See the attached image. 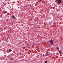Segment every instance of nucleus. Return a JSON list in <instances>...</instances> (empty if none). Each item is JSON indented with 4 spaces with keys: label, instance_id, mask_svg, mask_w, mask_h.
<instances>
[{
    "label": "nucleus",
    "instance_id": "f257e3e1",
    "mask_svg": "<svg viewBox=\"0 0 63 63\" xmlns=\"http://www.w3.org/2000/svg\"><path fill=\"white\" fill-rule=\"evenodd\" d=\"M56 1H57V3H58V4H59L61 3V0H56Z\"/></svg>",
    "mask_w": 63,
    "mask_h": 63
},
{
    "label": "nucleus",
    "instance_id": "f03ea898",
    "mask_svg": "<svg viewBox=\"0 0 63 63\" xmlns=\"http://www.w3.org/2000/svg\"><path fill=\"white\" fill-rule=\"evenodd\" d=\"M50 43L51 45H53V42L52 41V40H50Z\"/></svg>",
    "mask_w": 63,
    "mask_h": 63
},
{
    "label": "nucleus",
    "instance_id": "7ed1b4c3",
    "mask_svg": "<svg viewBox=\"0 0 63 63\" xmlns=\"http://www.w3.org/2000/svg\"><path fill=\"white\" fill-rule=\"evenodd\" d=\"M59 53L60 54H61V50L59 51Z\"/></svg>",
    "mask_w": 63,
    "mask_h": 63
},
{
    "label": "nucleus",
    "instance_id": "20e7f679",
    "mask_svg": "<svg viewBox=\"0 0 63 63\" xmlns=\"http://www.w3.org/2000/svg\"><path fill=\"white\" fill-rule=\"evenodd\" d=\"M7 13V12L6 11H5L4 12V14H6V13Z\"/></svg>",
    "mask_w": 63,
    "mask_h": 63
},
{
    "label": "nucleus",
    "instance_id": "39448f33",
    "mask_svg": "<svg viewBox=\"0 0 63 63\" xmlns=\"http://www.w3.org/2000/svg\"><path fill=\"white\" fill-rule=\"evenodd\" d=\"M13 18H16V17L15 16H13Z\"/></svg>",
    "mask_w": 63,
    "mask_h": 63
},
{
    "label": "nucleus",
    "instance_id": "423d86ee",
    "mask_svg": "<svg viewBox=\"0 0 63 63\" xmlns=\"http://www.w3.org/2000/svg\"><path fill=\"white\" fill-rule=\"evenodd\" d=\"M9 52H11V51H12V49H10L9 50Z\"/></svg>",
    "mask_w": 63,
    "mask_h": 63
},
{
    "label": "nucleus",
    "instance_id": "0eeeda50",
    "mask_svg": "<svg viewBox=\"0 0 63 63\" xmlns=\"http://www.w3.org/2000/svg\"><path fill=\"white\" fill-rule=\"evenodd\" d=\"M57 49H59V47H57Z\"/></svg>",
    "mask_w": 63,
    "mask_h": 63
},
{
    "label": "nucleus",
    "instance_id": "6e6552de",
    "mask_svg": "<svg viewBox=\"0 0 63 63\" xmlns=\"http://www.w3.org/2000/svg\"><path fill=\"white\" fill-rule=\"evenodd\" d=\"M45 62V63H47V61H46Z\"/></svg>",
    "mask_w": 63,
    "mask_h": 63
},
{
    "label": "nucleus",
    "instance_id": "1a4fd4ad",
    "mask_svg": "<svg viewBox=\"0 0 63 63\" xmlns=\"http://www.w3.org/2000/svg\"><path fill=\"white\" fill-rule=\"evenodd\" d=\"M43 56H44V54H43Z\"/></svg>",
    "mask_w": 63,
    "mask_h": 63
}]
</instances>
